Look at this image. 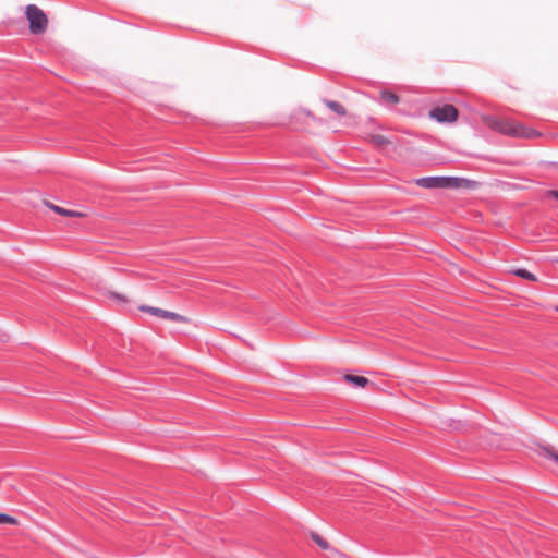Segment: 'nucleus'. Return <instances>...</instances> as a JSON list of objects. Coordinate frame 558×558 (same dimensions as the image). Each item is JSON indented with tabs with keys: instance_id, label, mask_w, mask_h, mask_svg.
I'll return each mask as SVG.
<instances>
[{
	"instance_id": "nucleus-11",
	"label": "nucleus",
	"mask_w": 558,
	"mask_h": 558,
	"mask_svg": "<svg viewBox=\"0 0 558 558\" xmlns=\"http://www.w3.org/2000/svg\"><path fill=\"white\" fill-rule=\"evenodd\" d=\"M379 96L384 102L389 104V105H397L400 102V97L396 93H393L389 89L380 90Z\"/></svg>"
},
{
	"instance_id": "nucleus-16",
	"label": "nucleus",
	"mask_w": 558,
	"mask_h": 558,
	"mask_svg": "<svg viewBox=\"0 0 558 558\" xmlns=\"http://www.w3.org/2000/svg\"><path fill=\"white\" fill-rule=\"evenodd\" d=\"M372 141H373V143L380 145V146L389 143V141L386 137H384L383 135H374L372 137Z\"/></svg>"
},
{
	"instance_id": "nucleus-4",
	"label": "nucleus",
	"mask_w": 558,
	"mask_h": 558,
	"mask_svg": "<svg viewBox=\"0 0 558 558\" xmlns=\"http://www.w3.org/2000/svg\"><path fill=\"white\" fill-rule=\"evenodd\" d=\"M429 117L435 119L436 121L444 122H454L458 119V110L452 105H445L442 107H436L429 111Z\"/></svg>"
},
{
	"instance_id": "nucleus-9",
	"label": "nucleus",
	"mask_w": 558,
	"mask_h": 558,
	"mask_svg": "<svg viewBox=\"0 0 558 558\" xmlns=\"http://www.w3.org/2000/svg\"><path fill=\"white\" fill-rule=\"evenodd\" d=\"M324 104L326 105V107L328 109H330L339 118L345 117L347 113H348L345 107L342 104L338 102V101H335V100H324Z\"/></svg>"
},
{
	"instance_id": "nucleus-15",
	"label": "nucleus",
	"mask_w": 558,
	"mask_h": 558,
	"mask_svg": "<svg viewBox=\"0 0 558 558\" xmlns=\"http://www.w3.org/2000/svg\"><path fill=\"white\" fill-rule=\"evenodd\" d=\"M17 521L15 518L10 517L4 513H0V524H16Z\"/></svg>"
},
{
	"instance_id": "nucleus-5",
	"label": "nucleus",
	"mask_w": 558,
	"mask_h": 558,
	"mask_svg": "<svg viewBox=\"0 0 558 558\" xmlns=\"http://www.w3.org/2000/svg\"><path fill=\"white\" fill-rule=\"evenodd\" d=\"M138 308L142 312H146L151 315L159 316L163 319H169V320H173V322H178V323H189L190 322L189 318L183 315H180L174 312L161 310L158 307H154V306H149V305H141Z\"/></svg>"
},
{
	"instance_id": "nucleus-10",
	"label": "nucleus",
	"mask_w": 558,
	"mask_h": 558,
	"mask_svg": "<svg viewBox=\"0 0 558 558\" xmlns=\"http://www.w3.org/2000/svg\"><path fill=\"white\" fill-rule=\"evenodd\" d=\"M344 380L348 384H351V385L360 387V388H364L369 383V380L364 376H357V375H351V374L344 375Z\"/></svg>"
},
{
	"instance_id": "nucleus-7",
	"label": "nucleus",
	"mask_w": 558,
	"mask_h": 558,
	"mask_svg": "<svg viewBox=\"0 0 558 558\" xmlns=\"http://www.w3.org/2000/svg\"><path fill=\"white\" fill-rule=\"evenodd\" d=\"M44 204H45V206H47L48 208H50L54 213H57V214H59L61 216H64V217L82 218V217L85 216V214H83L81 211L65 209L63 207H60V206H57V205L52 204L49 201H44Z\"/></svg>"
},
{
	"instance_id": "nucleus-8",
	"label": "nucleus",
	"mask_w": 558,
	"mask_h": 558,
	"mask_svg": "<svg viewBox=\"0 0 558 558\" xmlns=\"http://www.w3.org/2000/svg\"><path fill=\"white\" fill-rule=\"evenodd\" d=\"M102 294L119 304H126L129 302L126 294L117 292L112 289H102Z\"/></svg>"
},
{
	"instance_id": "nucleus-1",
	"label": "nucleus",
	"mask_w": 558,
	"mask_h": 558,
	"mask_svg": "<svg viewBox=\"0 0 558 558\" xmlns=\"http://www.w3.org/2000/svg\"><path fill=\"white\" fill-rule=\"evenodd\" d=\"M484 121L490 129H494L508 136L523 138H534L539 136V133L536 131L529 129L514 120L485 117Z\"/></svg>"
},
{
	"instance_id": "nucleus-14",
	"label": "nucleus",
	"mask_w": 558,
	"mask_h": 558,
	"mask_svg": "<svg viewBox=\"0 0 558 558\" xmlns=\"http://www.w3.org/2000/svg\"><path fill=\"white\" fill-rule=\"evenodd\" d=\"M543 457L547 460L554 461L556 464H558V452L549 449H545Z\"/></svg>"
},
{
	"instance_id": "nucleus-18",
	"label": "nucleus",
	"mask_w": 558,
	"mask_h": 558,
	"mask_svg": "<svg viewBox=\"0 0 558 558\" xmlns=\"http://www.w3.org/2000/svg\"><path fill=\"white\" fill-rule=\"evenodd\" d=\"M556 310L558 311V307Z\"/></svg>"
},
{
	"instance_id": "nucleus-13",
	"label": "nucleus",
	"mask_w": 558,
	"mask_h": 558,
	"mask_svg": "<svg viewBox=\"0 0 558 558\" xmlns=\"http://www.w3.org/2000/svg\"><path fill=\"white\" fill-rule=\"evenodd\" d=\"M515 276L520 277V278H523L525 280H529V281H536L537 278L536 276H534L532 272L527 271L526 269H514L512 271Z\"/></svg>"
},
{
	"instance_id": "nucleus-2",
	"label": "nucleus",
	"mask_w": 558,
	"mask_h": 558,
	"mask_svg": "<svg viewBox=\"0 0 558 558\" xmlns=\"http://www.w3.org/2000/svg\"><path fill=\"white\" fill-rule=\"evenodd\" d=\"M415 184L424 189H460L468 185V180L456 177H428L416 179Z\"/></svg>"
},
{
	"instance_id": "nucleus-6",
	"label": "nucleus",
	"mask_w": 558,
	"mask_h": 558,
	"mask_svg": "<svg viewBox=\"0 0 558 558\" xmlns=\"http://www.w3.org/2000/svg\"><path fill=\"white\" fill-rule=\"evenodd\" d=\"M294 119H295V122L299 124H305L306 120H312V121H317L318 123L324 124L328 128H333V124L331 123L330 120L325 119V118L316 119L314 113L306 108H301L299 110V112L294 116Z\"/></svg>"
},
{
	"instance_id": "nucleus-3",
	"label": "nucleus",
	"mask_w": 558,
	"mask_h": 558,
	"mask_svg": "<svg viewBox=\"0 0 558 558\" xmlns=\"http://www.w3.org/2000/svg\"><path fill=\"white\" fill-rule=\"evenodd\" d=\"M25 13L32 34H43L47 31L48 17L41 9L35 4H28Z\"/></svg>"
},
{
	"instance_id": "nucleus-17",
	"label": "nucleus",
	"mask_w": 558,
	"mask_h": 558,
	"mask_svg": "<svg viewBox=\"0 0 558 558\" xmlns=\"http://www.w3.org/2000/svg\"><path fill=\"white\" fill-rule=\"evenodd\" d=\"M549 195L558 199V191H550Z\"/></svg>"
},
{
	"instance_id": "nucleus-12",
	"label": "nucleus",
	"mask_w": 558,
	"mask_h": 558,
	"mask_svg": "<svg viewBox=\"0 0 558 558\" xmlns=\"http://www.w3.org/2000/svg\"><path fill=\"white\" fill-rule=\"evenodd\" d=\"M311 538L315 544H317L322 549H329L330 545L329 543L323 538L319 534L315 532H311Z\"/></svg>"
}]
</instances>
